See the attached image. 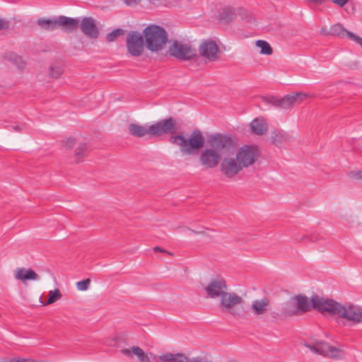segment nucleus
<instances>
[{
  "instance_id": "nucleus-1",
  "label": "nucleus",
  "mask_w": 362,
  "mask_h": 362,
  "mask_svg": "<svg viewBox=\"0 0 362 362\" xmlns=\"http://www.w3.org/2000/svg\"><path fill=\"white\" fill-rule=\"evenodd\" d=\"M207 144L199 154V163L206 169H213L221 164L224 151L233 146V139L229 134L217 133L208 136Z\"/></svg>"
},
{
  "instance_id": "nucleus-2",
  "label": "nucleus",
  "mask_w": 362,
  "mask_h": 362,
  "mask_svg": "<svg viewBox=\"0 0 362 362\" xmlns=\"http://www.w3.org/2000/svg\"><path fill=\"white\" fill-rule=\"evenodd\" d=\"M175 120L170 117L153 124L142 126L138 124H130L129 131L136 137L145 136H158L166 134H173L175 132Z\"/></svg>"
},
{
  "instance_id": "nucleus-3",
  "label": "nucleus",
  "mask_w": 362,
  "mask_h": 362,
  "mask_svg": "<svg viewBox=\"0 0 362 362\" xmlns=\"http://www.w3.org/2000/svg\"><path fill=\"white\" fill-rule=\"evenodd\" d=\"M146 47L152 52H157L163 48L167 42L168 36L165 30L156 25H150L144 30Z\"/></svg>"
},
{
  "instance_id": "nucleus-4",
  "label": "nucleus",
  "mask_w": 362,
  "mask_h": 362,
  "mask_svg": "<svg viewBox=\"0 0 362 362\" xmlns=\"http://www.w3.org/2000/svg\"><path fill=\"white\" fill-rule=\"evenodd\" d=\"M170 141L179 146L182 153L191 154L194 149H199L204 146V138L200 131L194 130L189 139L184 136L177 135L172 136Z\"/></svg>"
},
{
  "instance_id": "nucleus-5",
  "label": "nucleus",
  "mask_w": 362,
  "mask_h": 362,
  "mask_svg": "<svg viewBox=\"0 0 362 362\" xmlns=\"http://www.w3.org/2000/svg\"><path fill=\"white\" fill-rule=\"evenodd\" d=\"M309 96L310 95L305 93H292L281 98L270 96L267 98V102L277 107L289 109L294 105L301 103Z\"/></svg>"
},
{
  "instance_id": "nucleus-6",
  "label": "nucleus",
  "mask_w": 362,
  "mask_h": 362,
  "mask_svg": "<svg viewBox=\"0 0 362 362\" xmlns=\"http://www.w3.org/2000/svg\"><path fill=\"white\" fill-rule=\"evenodd\" d=\"M312 306L323 314L339 315L341 303L332 299L314 296L311 298Z\"/></svg>"
},
{
  "instance_id": "nucleus-7",
  "label": "nucleus",
  "mask_w": 362,
  "mask_h": 362,
  "mask_svg": "<svg viewBox=\"0 0 362 362\" xmlns=\"http://www.w3.org/2000/svg\"><path fill=\"white\" fill-rule=\"evenodd\" d=\"M258 156L257 147L253 145H244L235 153V156L243 168L253 165Z\"/></svg>"
},
{
  "instance_id": "nucleus-8",
  "label": "nucleus",
  "mask_w": 362,
  "mask_h": 362,
  "mask_svg": "<svg viewBox=\"0 0 362 362\" xmlns=\"http://www.w3.org/2000/svg\"><path fill=\"white\" fill-rule=\"evenodd\" d=\"M338 317L355 324L362 323V307L346 303L340 305Z\"/></svg>"
},
{
  "instance_id": "nucleus-9",
  "label": "nucleus",
  "mask_w": 362,
  "mask_h": 362,
  "mask_svg": "<svg viewBox=\"0 0 362 362\" xmlns=\"http://www.w3.org/2000/svg\"><path fill=\"white\" fill-rule=\"evenodd\" d=\"M307 346L313 353L330 358H339L343 354L341 349L325 341H316L313 344H307Z\"/></svg>"
},
{
  "instance_id": "nucleus-10",
  "label": "nucleus",
  "mask_w": 362,
  "mask_h": 362,
  "mask_svg": "<svg viewBox=\"0 0 362 362\" xmlns=\"http://www.w3.org/2000/svg\"><path fill=\"white\" fill-rule=\"evenodd\" d=\"M243 169L236 156H226L220 164V170L227 178L235 177Z\"/></svg>"
},
{
  "instance_id": "nucleus-11",
  "label": "nucleus",
  "mask_w": 362,
  "mask_h": 362,
  "mask_svg": "<svg viewBox=\"0 0 362 362\" xmlns=\"http://www.w3.org/2000/svg\"><path fill=\"white\" fill-rule=\"evenodd\" d=\"M127 47L129 53L139 57L144 51L143 35L136 31H131L127 36Z\"/></svg>"
},
{
  "instance_id": "nucleus-12",
  "label": "nucleus",
  "mask_w": 362,
  "mask_h": 362,
  "mask_svg": "<svg viewBox=\"0 0 362 362\" xmlns=\"http://www.w3.org/2000/svg\"><path fill=\"white\" fill-rule=\"evenodd\" d=\"M171 56L180 59L187 60L195 56V51L188 44L175 41L169 48Z\"/></svg>"
},
{
  "instance_id": "nucleus-13",
  "label": "nucleus",
  "mask_w": 362,
  "mask_h": 362,
  "mask_svg": "<svg viewBox=\"0 0 362 362\" xmlns=\"http://www.w3.org/2000/svg\"><path fill=\"white\" fill-rule=\"evenodd\" d=\"M199 52L201 57L209 62H214L219 58V47L212 40L202 41L199 47Z\"/></svg>"
},
{
  "instance_id": "nucleus-14",
  "label": "nucleus",
  "mask_w": 362,
  "mask_h": 362,
  "mask_svg": "<svg viewBox=\"0 0 362 362\" xmlns=\"http://www.w3.org/2000/svg\"><path fill=\"white\" fill-rule=\"evenodd\" d=\"M205 292L208 297L217 299L224 294L228 290L226 281L222 278H216L211 279L204 288Z\"/></svg>"
},
{
  "instance_id": "nucleus-15",
  "label": "nucleus",
  "mask_w": 362,
  "mask_h": 362,
  "mask_svg": "<svg viewBox=\"0 0 362 362\" xmlns=\"http://www.w3.org/2000/svg\"><path fill=\"white\" fill-rule=\"evenodd\" d=\"M121 353L129 358L136 356L139 362H153L157 359L156 354L151 352H145L142 349L136 346L122 349Z\"/></svg>"
},
{
  "instance_id": "nucleus-16",
  "label": "nucleus",
  "mask_w": 362,
  "mask_h": 362,
  "mask_svg": "<svg viewBox=\"0 0 362 362\" xmlns=\"http://www.w3.org/2000/svg\"><path fill=\"white\" fill-rule=\"evenodd\" d=\"M329 33L340 38L346 37L362 47V37L347 30L341 23H336L333 25L329 28Z\"/></svg>"
},
{
  "instance_id": "nucleus-17",
  "label": "nucleus",
  "mask_w": 362,
  "mask_h": 362,
  "mask_svg": "<svg viewBox=\"0 0 362 362\" xmlns=\"http://www.w3.org/2000/svg\"><path fill=\"white\" fill-rule=\"evenodd\" d=\"M243 302V299L241 296L226 291L220 298L219 305L222 310L230 312L235 306L242 304Z\"/></svg>"
},
{
  "instance_id": "nucleus-18",
  "label": "nucleus",
  "mask_w": 362,
  "mask_h": 362,
  "mask_svg": "<svg viewBox=\"0 0 362 362\" xmlns=\"http://www.w3.org/2000/svg\"><path fill=\"white\" fill-rule=\"evenodd\" d=\"M81 28L82 32L90 37L96 38L98 36L99 32L95 21L90 17L83 18L81 23Z\"/></svg>"
},
{
  "instance_id": "nucleus-19",
  "label": "nucleus",
  "mask_w": 362,
  "mask_h": 362,
  "mask_svg": "<svg viewBox=\"0 0 362 362\" xmlns=\"http://www.w3.org/2000/svg\"><path fill=\"white\" fill-rule=\"evenodd\" d=\"M14 278L25 283L26 281H37L40 279L39 275L32 269H26L23 267L18 268L14 271Z\"/></svg>"
},
{
  "instance_id": "nucleus-20",
  "label": "nucleus",
  "mask_w": 362,
  "mask_h": 362,
  "mask_svg": "<svg viewBox=\"0 0 362 362\" xmlns=\"http://www.w3.org/2000/svg\"><path fill=\"white\" fill-rule=\"evenodd\" d=\"M269 305V300L268 298L256 299L252 302L251 311L254 315H263L268 311Z\"/></svg>"
},
{
  "instance_id": "nucleus-21",
  "label": "nucleus",
  "mask_w": 362,
  "mask_h": 362,
  "mask_svg": "<svg viewBox=\"0 0 362 362\" xmlns=\"http://www.w3.org/2000/svg\"><path fill=\"white\" fill-rule=\"evenodd\" d=\"M251 132L256 135H263L267 132L268 125L265 118L260 117L252 120L250 124Z\"/></svg>"
},
{
  "instance_id": "nucleus-22",
  "label": "nucleus",
  "mask_w": 362,
  "mask_h": 362,
  "mask_svg": "<svg viewBox=\"0 0 362 362\" xmlns=\"http://www.w3.org/2000/svg\"><path fill=\"white\" fill-rule=\"evenodd\" d=\"M160 362H187V357L180 353L172 354L167 353L158 356Z\"/></svg>"
},
{
  "instance_id": "nucleus-23",
  "label": "nucleus",
  "mask_w": 362,
  "mask_h": 362,
  "mask_svg": "<svg viewBox=\"0 0 362 362\" xmlns=\"http://www.w3.org/2000/svg\"><path fill=\"white\" fill-rule=\"evenodd\" d=\"M272 142L276 146H279L289 141L290 137L286 132L284 131L274 132L271 136Z\"/></svg>"
},
{
  "instance_id": "nucleus-24",
  "label": "nucleus",
  "mask_w": 362,
  "mask_h": 362,
  "mask_svg": "<svg viewBox=\"0 0 362 362\" xmlns=\"http://www.w3.org/2000/svg\"><path fill=\"white\" fill-rule=\"evenodd\" d=\"M58 25H63L68 29L74 30L78 28V21L76 18L60 16L57 20V26Z\"/></svg>"
},
{
  "instance_id": "nucleus-25",
  "label": "nucleus",
  "mask_w": 362,
  "mask_h": 362,
  "mask_svg": "<svg viewBox=\"0 0 362 362\" xmlns=\"http://www.w3.org/2000/svg\"><path fill=\"white\" fill-rule=\"evenodd\" d=\"M236 16V13L234 8L231 7L224 8L219 13V20L221 22L228 23L231 22Z\"/></svg>"
},
{
  "instance_id": "nucleus-26",
  "label": "nucleus",
  "mask_w": 362,
  "mask_h": 362,
  "mask_svg": "<svg viewBox=\"0 0 362 362\" xmlns=\"http://www.w3.org/2000/svg\"><path fill=\"white\" fill-rule=\"evenodd\" d=\"M282 314L286 315H293L298 313L294 299H291L283 304Z\"/></svg>"
},
{
  "instance_id": "nucleus-27",
  "label": "nucleus",
  "mask_w": 362,
  "mask_h": 362,
  "mask_svg": "<svg viewBox=\"0 0 362 362\" xmlns=\"http://www.w3.org/2000/svg\"><path fill=\"white\" fill-rule=\"evenodd\" d=\"M293 299L296 304L298 313L305 312L310 309V305L307 297L297 296Z\"/></svg>"
},
{
  "instance_id": "nucleus-28",
  "label": "nucleus",
  "mask_w": 362,
  "mask_h": 362,
  "mask_svg": "<svg viewBox=\"0 0 362 362\" xmlns=\"http://www.w3.org/2000/svg\"><path fill=\"white\" fill-rule=\"evenodd\" d=\"M5 59L13 62L18 69H23L25 66V62L23 58L15 53H6Z\"/></svg>"
},
{
  "instance_id": "nucleus-29",
  "label": "nucleus",
  "mask_w": 362,
  "mask_h": 362,
  "mask_svg": "<svg viewBox=\"0 0 362 362\" xmlns=\"http://www.w3.org/2000/svg\"><path fill=\"white\" fill-rule=\"evenodd\" d=\"M256 45L260 49V53L262 54L269 55L272 53V48L270 45L264 40H257Z\"/></svg>"
},
{
  "instance_id": "nucleus-30",
  "label": "nucleus",
  "mask_w": 362,
  "mask_h": 362,
  "mask_svg": "<svg viewBox=\"0 0 362 362\" xmlns=\"http://www.w3.org/2000/svg\"><path fill=\"white\" fill-rule=\"evenodd\" d=\"M38 25L47 30H54L57 27V20L52 21L49 19H39Z\"/></svg>"
},
{
  "instance_id": "nucleus-31",
  "label": "nucleus",
  "mask_w": 362,
  "mask_h": 362,
  "mask_svg": "<svg viewBox=\"0 0 362 362\" xmlns=\"http://www.w3.org/2000/svg\"><path fill=\"white\" fill-rule=\"evenodd\" d=\"M62 298L60 291L57 288L49 291V298L47 301L43 303L44 305L52 304Z\"/></svg>"
},
{
  "instance_id": "nucleus-32",
  "label": "nucleus",
  "mask_w": 362,
  "mask_h": 362,
  "mask_svg": "<svg viewBox=\"0 0 362 362\" xmlns=\"http://www.w3.org/2000/svg\"><path fill=\"white\" fill-rule=\"evenodd\" d=\"M87 145L82 144H80L75 151V158L77 162H80L86 156L87 151Z\"/></svg>"
},
{
  "instance_id": "nucleus-33",
  "label": "nucleus",
  "mask_w": 362,
  "mask_h": 362,
  "mask_svg": "<svg viewBox=\"0 0 362 362\" xmlns=\"http://www.w3.org/2000/svg\"><path fill=\"white\" fill-rule=\"evenodd\" d=\"M90 280L86 279L82 281H78L76 284V288L80 291H87L90 286Z\"/></svg>"
},
{
  "instance_id": "nucleus-34",
  "label": "nucleus",
  "mask_w": 362,
  "mask_h": 362,
  "mask_svg": "<svg viewBox=\"0 0 362 362\" xmlns=\"http://www.w3.org/2000/svg\"><path fill=\"white\" fill-rule=\"evenodd\" d=\"M122 34V30L119 29H115L112 30L111 33H108L106 36V40L107 42H113L116 40Z\"/></svg>"
},
{
  "instance_id": "nucleus-35",
  "label": "nucleus",
  "mask_w": 362,
  "mask_h": 362,
  "mask_svg": "<svg viewBox=\"0 0 362 362\" xmlns=\"http://www.w3.org/2000/svg\"><path fill=\"white\" fill-rule=\"evenodd\" d=\"M62 74V69L59 66H51L49 74L52 78H58Z\"/></svg>"
},
{
  "instance_id": "nucleus-36",
  "label": "nucleus",
  "mask_w": 362,
  "mask_h": 362,
  "mask_svg": "<svg viewBox=\"0 0 362 362\" xmlns=\"http://www.w3.org/2000/svg\"><path fill=\"white\" fill-rule=\"evenodd\" d=\"M348 176L354 180H362V170H353L348 173Z\"/></svg>"
},
{
  "instance_id": "nucleus-37",
  "label": "nucleus",
  "mask_w": 362,
  "mask_h": 362,
  "mask_svg": "<svg viewBox=\"0 0 362 362\" xmlns=\"http://www.w3.org/2000/svg\"><path fill=\"white\" fill-rule=\"evenodd\" d=\"M329 1L340 8H343L349 2V0H329Z\"/></svg>"
},
{
  "instance_id": "nucleus-38",
  "label": "nucleus",
  "mask_w": 362,
  "mask_h": 362,
  "mask_svg": "<svg viewBox=\"0 0 362 362\" xmlns=\"http://www.w3.org/2000/svg\"><path fill=\"white\" fill-rule=\"evenodd\" d=\"M75 144V139L73 138H69L66 141L64 142V146L68 148H71L74 146Z\"/></svg>"
},
{
  "instance_id": "nucleus-39",
  "label": "nucleus",
  "mask_w": 362,
  "mask_h": 362,
  "mask_svg": "<svg viewBox=\"0 0 362 362\" xmlns=\"http://www.w3.org/2000/svg\"><path fill=\"white\" fill-rule=\"evenodd\" d=\"M21 358H2L1 362H21Z\"/></svg>"
},
{
  "instance_id": "nucleus-40",
  "label": "nucleus",
  "mask_w": 362,
  "mask_h": 362,
  "mask_svg": "<svg viewBox=\"0 0 362 362\" xmlns=\"http://www.w3.org/2000/svg\"><path fill=\"white\" fill-rule=\"evenodd\" d=\"M187 362H209L206 359L199 358V357H194L192 358H190L187 361Z\"/></svg>"
},
{
  "instance_id": "nucleus-41",
  "label": "nucleus",
  "mask_w": 362,
  "mask_h": 362,
  "mask_svg": "<svg viewBox=\"0 0 362 362\" xmlns=\"http://www.w3.org/2000/svg\"><path fill=\"white\" fill-rule=\"evenodd\" d=\"M21 362H49L48 361H37L34 360L31 358H22Z\"/></svg>"
},
{
  "instance_id": "nucleus-42",
  "label": "nucleus",
  "mask_w": 362,
  "mask_h": 362,
  "mask_svg": "<svg viewBox=\"0 0 362 362\" xmlns=\"http://www.w3.org/2000/svg\"><path fill=\"white\" fill-rule=\"evenodd\" d=\"M127 5L133 6L137 4V0H122Z\"/></svg>"
},
{
  "instance_id": "nucleus-43",
  "label": "nucleus",
  "mask_w": 362,
  "mask_h": 362,
  "mask_svg": "<svg viewBox=\"0 0 362 362\" xmlns=\"http://www.w3.org/2000/svg\"><path fill=\"white\" fill-rule=\"evenodd\" d=\"M11 129L15 132H19L22 129V127L20 125H14L11 127Z\"/></svg>"
},
{
  "instance_id": "nucleus-44",
  "label": "nucleus",
  "mask_w": 362,
  "mask_h": 362,
  "mask_svg": "<svg viewBox=\"0 0 362 362\" xmlns=\"http://www.w3.org/2000/svg\"><path fill=\"white\" fill-rule=\"evenodd\" d=\"M320 33L323 35H330V33H329V30L325 28H322L321 30H320Z\"/></svg>"
},
{
  "instance_id": "nucleus-45",
  "label": "nucleus",
  "mask_w": 362,
  "mask_h": 362,
  "mask_svg": "<svg viewBox=\"0 0 362 362\" xmlns=\"http://www.w3.org/2000/svg\"><path fill=\"white\" fill-rule=\"evenodd\" d=\"M6 22L4 21H3L2 19H0V30L6 28Z\"/></svg>"
},
{
  "instance_id": "nucleus-46",
  "label": "nucleus",
  "mask_w": 362,
  "mask_h": 362,
  "mask_svg": "<svg viewBox=\"0 0 362 362\" xmlns=\"http://www.w3.org/2000/svg\"><path fill=\"white\" fill-rule=\"evenodd\" d=\"M153 250H154L155 252H163V250L161 247H158V246H157V247H155L153 248Z\"/></svg>"
},
{
  "instance_id": "nucleus-47",
  "label": "nucleus",
  "mask_w": 362,
  "mask_h": 362,
  "mask_svg": "<svg viewBox=\"0 0 362 362\" xmlns=\"http://www.w3.org/2000/svg\"><path fill=\"white\" fill-rule=\"evenodd\" d=\"M239 11H240V15H241V16H242V15H243V12H245V10H243V9H240Z\"/></svg>"
}]
</instances>
